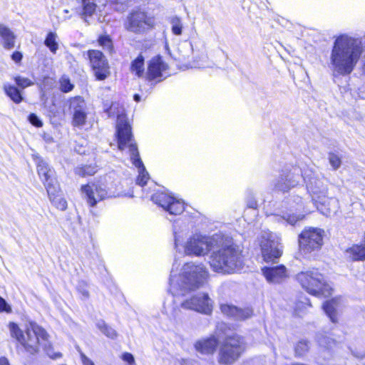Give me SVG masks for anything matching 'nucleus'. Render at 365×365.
<instances>
[{
    "instance_id": "f257e3e1",
    "label": "nucleus",
    "mask_w": 365,
    "mask_h": 365,
    "mask_svg": "<svg viewBox=\"0 0 365 365\" xmlns=\"http://www.w3.org/2000/svg\"><path fill=\"white\" fill-rule=\"evenodd\" d=\"M364 51L362 41L346 34L334 37L328 66L334 76H346L354 70Z\"/></svg>"
},
{
    "instance_id": "f03ea898",
    "label": "nucleus",
    "mask_w": 365,
    "mask_h": 365,
    "mask_svg": "<svg viewBox=\"0 0 365 365\" xmlns=\"http://www.w3.org/2000/svg\"><path fill=\"white\" fill-rule=\"evenodd\" d=\"M214 247L210 260L213 271L222 274H232L240 271L243 264L241 252L228 237L220 235L213 236Z\"/></svg>"
},
{
    "instance_id": "7ed1b4c3",
    "label": "nucleus",
    "mask_w": 365,
    "mask_h": 365,
    "mask_svg": "<svg viewBox=\"0 0 365 365\" xmlns=\"http://www.w3.org/2000/svg\"><path fill=\"white\" fill-rule=\"evenodd\" d=\"M208 276V272L202 264L186 263L182 272L177 276L171 270L170 277V292L173 297L185 296L191 291L202 287Z\"/></svg>"
},
{
    "instance_id": "20e7f679",
    "label": "nucleus",
    "mask_w": 365,
    "mask_h": 365,
    "mask_svg": "<svg viewBox=\"0 0 365 365\" xmlns=\"http://www.w3.org/2000/svg\"><path fill=\"white\" fill-rule=\"evenodd\" d=\"M117 136L119 150H123L126 147L128 148L130 160L133 165L138 169V176L136 179V183L143 187L149 179V174L140 158L137 144L133 138L131 128L125 120L118 118L117 123Z\"/></svg>"
},
{
    "instance_id": "39448f33",
    "label": "nucleus",
    "mask_w": 365,
    "mask_h": 365,
    "mask_svg": "<svg viewBox=\"0 0 365 365\" xmlns=\"http://www.w3.org/2000/svg\"><path fill=\"white\" fill-rule=\"evenodd\" d=\"M9 329L11 336L15 338L31 354L36 353L39 346H42L44 341H47L48 336L45 329L33 322L26 324L24 333L14 322L9 324Z\"/></svg>"
},
{
    "instance_id": "423d86ee",
    "label": "nucleus",
    "mask_w": 365,
    "mask_h": 365,
    "mask_svg": "<svg viewBox=\"0 0 365 365\" xmlns=\"http://www.w3.org/2000/svg\"><path fill=\"white\" fill-rule=\"evenodd\" d=\"M302 177L306 182L307 191L319 200H322V205L327 206V212L324 215L336 213L339 209V201L334 197L326 198L327 193V185L324 180L315 176L312 170L306 171Z\"/></svg>"
},
{
    "instance_id": "0eeeda50",
    "label": "nucleus",
    "mask_w": 365,
    "mask_h": 365,
    "mask_svg": "<svg viewBox=\"0 0 365 365\" xmlns=\"http://www.w3.org/2000/svg\"><path fill=\"white\" fill-rule=\"evenodd\" d=\"M297 279L303 289L314 296L327 297L331 294V287L326 283L324 276L317 269L301 272Z\"/></svg>"
},
{
    "instance_id": "6e6552de",
    "label": "nucleus",
    "mask_w": 365,
    "mask_h": 365,
    "mask_svg": "<svg viewBox=\"0 0 365 365\" xmlns=\"http://www.w3.org/2000/svg\"><path fill=\"white\" fill-rule=\"evenodd\" d=\"M245 350V341L243 337L237 334L227 335L220 348L217 361L220 364H232L240 357Z\"/></svg>"
},
{
    "instance_id": "1a4fd4ad",
    "label": "nucleus",
    "mask_w": 365,
    "mask_h": 365,
    "mask_svg": "<svg viewBox=\"0 0 365 365\" xmlns=\"http://www.w3.org/2000/svg\"><path fill=\"white\" fill-rule=\"evenodd\" d=\"M324 231L317 227L305 228L299 235L298 242L301 252L304 254L319 250L323 245Z\"/></svg>"
},
{
    "instance_id": "9d476101",
    "label": "nucleus",
    "mask_w": 365,
    "mask_h": 365,
    "mask_svg": "<svg viewBox=\"0 0 365 365\" xmlns=\"http://www.w3.org/2000/svg\"><path fill=\"white\" fill-rule=\"evenodd\" d=\"M214 247L213 236L208 237L201 235L191 236L182 246V252L186 255L202 256Z\"/></svg>"
},
{
    "instance_id": "9b49d317",
    "label": "nucleus",
    "mask_w": 365,
    "mask_h": 365,
    "mask_svg": "<svg viewBox=\"0 0 365 365\" xmlns=\"http://www.w3.org/2000/svg\"><path fill=\"white\" fill-rule=\"evenodd\" d=\"M287 203L289 205L290 212H283L282 215L274 214L271 215L272 220L278 222L295 225L298 222L303 220L304 215H294L291 213L293 211L300 210L304 208L302 198L299 195H293L287 200Z\"/></svg>"
},
{
    "instance_id": "f8f14e48",
    "label": "nucleus",
    "mask_w": 365,
    "mask_h": 365,
    "mask_svg": "<svg viewBox=\"0 0 365 365\" xmlns=\"http://www.w3.org/2000/svg\"><path fill=\"white\" fill-rule=\"evenodd\" d=\"M260 247L265 262H274L282 255L279 243L272 232H264L261 236Z\"/></svg>"
},
{
    "instance_id": "ddd939ff",
    "label": "nucleus",
    "mask_w": 365,
    "mask_h": 365,
    "mask_svg": "<svg viewBox=\"0 0 365 365\" xmlns=\"http://www.w3.org/2000/svg\"><path fill=\"white\" fill-rule=\"evenodd\" d=\"M152 200L163 207L170 215H178L185 210L184 202L164 192H157L152 195Z\"/></svg>"
},
{
    "instance_id": "4468645a",
    "label": "nucleus",
    "mask_w": 365,
    "mask_h": 365,
    "mask_svg": "<svg viewBox=\"0 0 365 365\" xmlns=\"http://www.w3.org/2000/svg\"><path fill=\"white\" fill-rule=\"evenodd\" d=\"M88 56L96 78L105 80L110 75V67L104 54L98 50H89Z\"/></svg>"
},
{
    "instance_id": "2eb2a0df",
    "label": "nucleus",
    "mask_w": 365,
    "mask_h": 365,
    "mask_svg": "<svg viewBox=\"0 0 365 365\" xmlns=\"http://www.w3.org/2000/svg\"><path fill=\"white\" fill-rule=\"evenodd\" d=\"M152 25L153 20L145 12L134 11L127 18L125 29L135 34H141L149 29Z\"/></svg>"
},
{
    "instance_id": "dca6fc26",
    "label": "nucleus",
    "mask_w": 365,
    "mask_h": 365,
    "mask_svg": "<svg viewBox=\"0 0 365 365\" xmlns=\"http://www.w3.org/2000/svg\"><path fill=\"white\" fill-rule=\"evenodd\" d=\"M302 175L297 168H293L289 171L282 170L279 176L273 181L274 187L278 191L287 192L298 185Z\"/></svg>"
},
{
    "instance_id": "f3484780",
    "label": "nucleus",
    "mask_w": 365,
    "mask_h": 365,
    "mask_svg": "<svg viewBox=\"0 0 365 365\" xmlns=\"http://www.w3.org/2000/svg\"><path fill=\"white\" fill-rule=\"evenodd\" d=\"M183 309H191L205 314H210L212 311V301L207 294L200 293L191 297L181 302Z\"/></svg>"
},
{
    "instance_id": "a211bd4d",
    "label": "nucleus",
    "mask_w": 365,
    "mask_h": 365,
    "mask_svg": "<svg viewBox=\"0 0 365 365\" xmlns=\"http://www.w3.org/2000/svg\"><path fill=\"white\" fill-rule=\"evenodd\" d=\"M168 66L160 56L152 58L148 63V69L145 73L146 79L150 82L162 81L166 77L163 76L164 73L168 70Z\"/></svg>"
},
{
    "instance_id": "6ab92c4d",
    "label": "nucleus",
    "mask_w": 365,
    "mask_h": 365,
    "mask_svg": "<svg viewBox=\"0 0 365 365\" xmlns=\"http://www.w3.org/2000/svg\"><path fill=\"white\" fill-rule=\"evenodd\" d=\"M38 175L44 184L46 190L48 188L57 187L58 185L55 170L42 158H38L36 161Z\"/></svg>"
},
{
    "instance_id": "aec40b11",
    "label": "nucleus",
    "mask_w": 365,
    "mask_h": 365,
    "mask_svg": "<svg viewBox=\"0 0 365 365\" xmlns=\"http://www.w3.org/2000/svg\"><path fill=\"white\" fill-rule=\"evenodd\" d=\"M81 190L91 207H94L98 202L104 200L108 195L106 188L97 184L83 185Z\"/></svg>"
},
{
    "instance_id": "412c9836",
    "label": "nucleus",
    "mask_w": 365,
    "mask_h": 365,
    "mask_svg": "<svg viewBox=\"0 0 365 365\" xmlns=\"http://www.w3.org/2000/svg\"><path fill=\"white\" fill-rule=\"evenodd\" d=\"M85 101L80 96H76L70 101V110L73 113L72 123L74 126H82L87 118Z\"/></svg>"
},
{
    "instance_id": "4be33fe9",
    "label": "nucleus",
    "mask_w": 365,
    "mask_h": 365,
    "mask_svg": "<svg viewBox=\"0 0 365 365\" xmlns=\"http://www.w3.org/2000/svg\"><path fill=\"white\" fill-rule=\"evenodd\" d=\"M221 312L235 320H245L253 315V309L251 307L239 308L230 304H221Z\"/></svg>"
},
{
    "instance_id": "5701e85b",
    "label": "nucleus",
    "mask_w": 365,
    "mask_h": 365,
    "mask_svg": "<svg viewBox=\"0 0 365 365\" xmlns=\"http://www.w3.org/2000/svg\"><path fill=\"white\" fill-rule=\"evenodd\" d=\"M219 344L218 339L215 335L202 338L195 343V350L202 354H212L216 350Z\"/></svg>"
},
{
    "instance_id": "b1692460",
    "label": "nucleus",
    "mask_w": 365,
    "mask_h": 365,
    "mask_svg": "<svg viewBox=\"0 0 365 365\" xmlns=\"http://www.w3.org/2000/svg\"><path fill=\"white\" fill-rule=\"evenodd\" d=\"M262 273L269 282L279 283L287 277V269L284 265L264 267Z\"/></svg>"
},
{
    "instance_id": "393cba45",
    "label": "nucleus",
    "mask_w": 365,
    "mask_h": 365,
    "mask_svg": "<svg viewBox=\"0 0 365 365\" xmlns=\"http://www.w3.org/2000/svg\"><path fill=\"white\" fill-rule=\"evenodd\" d=\"M347 257L352 261L365 260V232L359 245H354L346 250Z\"/></svg>"
},
{
    "instance_id": "a878e982",
    "label": "nucleus",
    "mask_w": 365,
    "mask_h": 365,
    "mask_svg": "<svg viewBox=\"0 0 365 365\" xmlns=\"http://www.w3.org/2000/svg\"><path fill=\"white\" fill-rule=\"evenodd\" d=\"M59 185L57 187L48 188L47 192L51 203L58 210H65L67 208L66 200L58 194Z\"/></svg>"
},
{
    "instance_id": "bb28decb",
    "label": "nucleus",
    "mask_w": 365,
    "mask_h": 365,
    "mask_svg": "<svg viewBox=\"0 0 365 365\" xmlns=\"http://www.w3.org/2000/svg\"><path fill=\"white\" fill-rule=\"evenodd\" d=\"M180 222L179 220L175 221L173 227V235H174V241H175V248L177 252L181 253V249L180 248V245L181 242V240L184 235V232H186L188 230V227L184 224L182 226L180 225Z\"/></svg>"
},
{
    "instance_id": "cd10ccee",
    "label": "nucleus",
    "mask_w": 365,
    "mask_h": 365,
    "mask_svg": "<svg viewBox=\"0 0 365 365\" xmlns=\"http://www.w3.org/2000/svg\"><path fill=\"white\" fill-rule=\"evenodd\" d=\"M130 71L138 78H142L145 74V58L139 54L130 63Z\"/></svg>"
},
{
    "instance_id": "c85d7f7f",
    "label": "nucleus",
    "mask_w": 365,
    "mask_h": 365,
    "mask_svg": "<svg viewBox=\"0 0 365 365\" xmlns=\"http://www.w3.org/2000/svg\"><path fill=\"white\" fill-rule=\"evenodd\" d=\"M0 36L4 40V46L11 49L14 46L15 36L14 33L4 24H0Z\"/></svg>"
},
{
    "instance_id": "c756f323",
    "label": "nucleus",
    "mask_w": 365,
    "mask_h": 365,
    "mask_svg": "<svg viewBox=\"0 0 365 365\" xmlns=\"http://www.w3.org/2000/svg\"><path fill=\"white\" fill-rule=\"evenodd\" d=\"M5 93L10 99L16 103H20L23 101V96L18 88L9 83H4L3 86Z\"/></svg>"
},
{
    "instance_id": "7c9ffc66",
    "label": "nucleus",
    "mask_w": 365,
    "mask_h": 365,
    "mask_svg": "<svg viewBox=\"0 0 365 365\" xmlns=\"http://www.w3.org/2000/svg\"><path fill=\"white\" fill-rule=\"evenodd\" d=\"M336 307V301L335 299L327 301L326 302L324 303L322 307L324 312L333 323L337 322Z\"/></svg>"
},
{
    "instance_id": "2f4dec72",
    "label": "nucleus",
    "mask_w": 365,
    "mask_h": 365,
    "mask_svg": "<svg viewBox=\"0 0 365 365\" xmlns=\"http://www.w3.org/2000/svg\"><path fill=\"white\" fill-rule=\"evenodd\" d=\"M96 327L107 337L112 339L117 338V331L113 327L107 324L103 320H98L96 322Z\"/></svg>"
},
{
    "instance_id": "473e14b6",
    "label": "nucleus",
    "mask_w": 365,
    "mask_h": 365,
    "mask_svg": "<svg viewBox=\"0 0 365 365\" xmlns=\"http://www.w3.org/2000/svg\"><path fill=\"white\" fill-rule=\"evenodd\" d=\"M57 34L54 32H49L44 41V44L49 48L51 53H56L58 49V44L56 41Z\"/></svg>"
},
{
    "instance_id": "72a5a7b5",
    "label": "nucleus",
    "mask_w": 365,
    "mask_h": 365,
    "mask_svg": "<svg viewBox=\"0 0 365 365\" xmlns=\"http://www.w3.org/2000/svg\"><path fill=\"white\" fill-rule=\"evenodd\" d=\"M76 175L81 177L91 176L96 173V168L92 165H84L81 167H76L74 169Z\"/></svg>"
},
{
    "instance_id": "f704fd0d",
    "label": "nucleus",
    "mask_w": 365,
    "mask_h": 365,
    "mask_svg": "<svg viewBox=\"0 0 365 365\" xmlns=\"http://www.w3.org/2000/svg\"><path fill=\"white\" fill-rule=\"evenodd\" d=\"M317 340L319 346L329 348L334 344V340L328 336L324 333L319 332L317 334Z\"/></svg>"
},
{
    "instance_id": "c9c22d12",
    "label": "nucleus",
    "mask_w": 365,
    "mask_h": 365,
    "mask_svg": "<svg viewBox=\"0 0 365 365\" xmlns=\"http://www.w3.org/2000/svg\"><path fill=\"white\" fill-rule=\"evenodd\" d=\"M83 6V14L91 16L96 11V5L92 0H81Z\"/></svg>"
},
{
    "instance_id": "e433bc0d",
    "label": "nucleus",
    "mask_w": 365,
    "mask_h": 365,
    "mask_svg": "<svg viewBox=\"0 0 365 365\" xmlns=\"http://www.w3.org/2000/svg\"><path fill=\"white\" fill-rule=\"evenodd\" d=\"M60 90L63 93H68L71 91L74 86L71 83L70 79L67 76H62L59 81Z\"/></svg>"
},
{
    "instance_id": "4c0bfd02",
    "label": "nucleus",
    "mask_w": 365,
    "mask_h": 365,
    "mask_svg": "<svg viewBox=\"0 0 365 365\" xmlns=\"http://www.w3.org/2000/svg\"><path fill=\"white\" fill-rule=\"evenodd\" d=\"M98 42L106 51L112 53L113 50V43L111 39L108 36H100L98 38Z\"/></svg>"
},
{
    "instance_id": "58836bf2",
    "label": "nucleus",
    "mask_w": 365,
    "mask_h": 365,
    "mask_svg": "<svg viewBox=\"0 0 365 365\" xmlns=\"http://www.w3.org/2000/svg\"><path fill=\"white\" fill-rule=\"evenodd\" d=\"M172 25V32L177 36L181 35L182 31V24L180 18L175 16L170 20Z\"/></svg>"
},
{
    "instance_id": "ea45409f",
    "label": "nucleus",
    "mask_w": 365,
    "mask_h": 365,
    "mask_svg": "<svg viewBox=\"0 0 365 365\" xmlns=\"http://www.w3.org/2000/svg\"><path fill=\"white\" fill-rule=\"evenodd\" d=\"M328 159L333 170H336L339 168L341 164V159L338 155L334 153H329Z\"/></svg>"
},
{
    "instance_id": "a19ab883",
    "label": "nucleus",
    "mask_w": 365,
    "mask_h": 365,
    "mask_svg": "<svg viewBox=\"0 0 365 365\" xmlns=\"http://www.w3.org/2000/svg\"><path fill=\"white\" fill-rule=\"evenodd\" d=\"M309 342L302 340L295 346V352L297 356H303L309 350Z\"/></svg>"
},
{
    "instance_id": "79ce46f5",
    "label": "nucleus",
    "mask_w": 365,
    "mask_h": 365,
    "mask_svg": "<svg viewBox=\"0 0 365 365\" xmlns=\"http://www.w3.org/2000/svg\"><path fill=\"white\" fill-rule=\"evenodd\" d=\"M14 81L16 85L21 89H24L34 84L29 78L21 76H16Z\"/></svg>"
},
{
    "instance_id": "37998d69",
    "label": "nucleus",
    "mask_w": 365,
    "mask_h": 365,
    "mask_svg": "<svg viewBox=\"0 0 365 365\" xmlns=\"http://www.w3.org/2000/svg\"><path fill=\"white\" fill-rule=\"evenodd\" d=\"M42 346L43 347V349L46 351L47 355L50 358H51L53 359H56L60 358L61 356V354L60 353H53V352L52 349L50 346V344H48V341H44V343L42 344Z\"/></svg>"
},
{
    "instance_id": "c03bdc74",
    "label": "nucleus",
    "mask_w": 365,
    "mask_h": 365,
    "mask_svg": "<svg viewBox=\"0 0 365 365\" xmlns=\"http://www.w3.org/2000/svg\"><path fill=\"white\" fill-rule=\"evenodd\" d=\"M77 290L81 294L83 299H88L89 297V292L87 288V284L85 282H79L77 286Z\"/></svg>"
},
{
    "instance_id": "a18cd8bd",
    "label": "nucleus",
    "mask_w": 365,
    "mask_h": 365,
    "mask_svg": "<svg viewBox=\"0 0 365 365\" xmlns=\"http://www.w3.org/2000/svg\"><path fill=\"white\" fill-rule=\"evenodd\" d=\"M29 122L36 127H41L43 123L40 118L34 113H31L29 115Z\"/></svg>"
},
{
    "instance_id": "49530a36",
    "label": "nucleus",
    "mask_w": 365,
    "mask_h": 365,
    "mask_svg": "<svg viewBox=\"0 0 365 365\" xmlns=\"http://www.w3.org/2000/svg\"><path fill=\"white\" fill-rule=\"evenodd\" d=\"M4 312L11 313V307L3 297H0V313Z\"/></svg>"
},
{
    "instance_id": "de8ad7c7",
    "label": "nucleus",
    "mask_w": 365,
    "mask_h": 365,
    "mask_svg": "<svg viewBox=\"0 0 365 365\" xmlns=\"http://www.w3.org/2000/svg\"><path fill=\"white\" fill-rule=\"evenodd\" d=\"M246 202H247V206L249 208L257 209V202L255 197L252 195H250L249 196H247Z\"/></svg>"
},
{
    "instance_id": "09e8293b",
    "label": "nucleus",
    "mask_w": 365,
    "mask_h": 365,
    "mask_svg": "<svg viewBox=\"0 0 365 365\" xmlns=\"http://www.w3.org/2000/svg\"><path fill=\"white\" fill-rule=\"evenodd\" d=\"M122 359L129 364V365H135V359L130 353L125 352L122 355Z\"/></svg>"
},
{
    "instance_id": "8fccbe9b",
    "label": "nucleus",
    "mask_w": 365,
    "mask_h": 365,
    "mask_svg": "<svg viewBox=\"0 0 365 365\" xmlns=\"http://www.w3.org/2000/svg\"><path fill=\"white\" fill-rule=\"evenodd\" d=\"M81 359L83 365H94V363L88 359L83 353L81 352Z\"/></svg>"
},
{
    "instance_id": "3c124183",
    "label": "nucleus",
    "mask_w": 365,
    "mask_h": 365,
    "mask_svg": "<svg viewBox=\"0 0 365 365\" xmlns=\"http://www.w3.org/2000/svg\"><path fill=\"white\" fill-rule=\"evenodd\" d=\"M22 53L19 51H15L11 55V58L16 63H19L22 59Z\"/></svg>"
},
{
    "instance_id": "603ef678",
    "label": "nucleus",
    "mask_w": 365,
    "mask_h": 365,
    "mask_svg": "<svg viewBox=\"0 0 365 365\" xmlns=\"http://www.w3.org/2000/svg\"><path fill=\"white\" fill-rule=\"evenodd\" d=\"M305 306H308V307H311V304H310V302H309V299H304V302H299L297 305H296V309H301L302 307H305Z\"/></svg>"
},
{
    "instance_id": "864d4df0",
    "label": "nucleus",
    "mask_w": 365,
    "mask_h": 365,
    "mask_svg": "<svg viewBox=\"0 0 365 365\" xmlns=\"http://www.w3.org/2000/svg\"><path fill=\"white\" fill-rule=\"evenodd\" d=\"M0 365H10L9 360L6 357H1L0 358Z\"/></svg>"
},
{
    "instance_id": "5fc2aeb1",
    "label": "nucleus",
    "mask_w": 365,
    "mask_h": 365,
    "mask_svg": "<svg viewBox=\"0 0 365 365\" xmlns=\"http://www.w3.org/2000/svg\"><path fill=\"white\" fill-rule=\"evenodd\" d=\"M133 99H134V101H136V102H139V101H140V95H138V94H135V95L133 96Z\"/></svg>"
},
{
    "instance_id": "6e6d98bb",
    "label": "nucleus",
    "mask_w": 365,
    "mask_h": 365,
    "mask_svg": "<svg viewBox=\"0 0 365 365\" xmlns=\"http://www.w3.org/2000/svg\"><path fill=\"white\" fill-rule=\"evenodd\" d=\"M76 151L80 153L81 151V149H79L78 150H76Z\"/></svg>"
},
{
    "instance_id": "4d7b16f0",
    "label": "nucleus",
    "mask_w": 365,
    "mask_h": 365,
    "mask_svg": "<svg viewBox=\"0 0 365 365\" xmlns=\"http://www.w3.org/2000/svg\"><path fill=\"white\" fill-rule=\"evenodd\" d=\"M85 153V150H83V151H81L80 153Z\"/></svg>"
}]
</instances>
